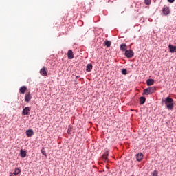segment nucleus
I'll return each mask as SVG.
<instances>
[{
	"label": "nucleus",
	"instance_id": "4be33fe9",
	"mask_svg": "<svg viewBox=\"0 0 176 176\" xmlns=\"http://www.w3.org/2000/svg\"><path fill=\"white\" fill-rule=\"evenodd\" d=\"M151 174L152 176H159V172L157 170H154Z\"/></svg>",
	"mask_w": 176,
	"mask_h": 176
},
{
	"label": "nucleus",
	"instance_id": "f8f14e48",
	"mask_svg": "<svg viewBox=\"0 0 176 176\" xmlns=\"http://www.w3.org/2000/svg\"><path fill=\"white\" fill-rule=\"evenodd\" d=\"M27 91V87L26 86H22L19 89V93L21 94H24Z\"/></svg>",
	"mask_w": 176,
	"mask_h": 176
},
{
	"label": "nucleus",
	"instance_id": "1a4fd4ad",
	"mask_svg": "<svg viewBox=\"0 0 176 176\" xmlns=\"http://www.w3.org/2000/svg\"><path fill=\"white\" fill-rule=\"evenodd\" d=\"M168 48H169V52L170 53H175V52L176 51V46H174V45H173L171 44H170L168 45Z\"/></svg>",
	"mask_w": 176,
	"mask_h": 176
},
{
	"label": "nucleus",
	"instance_id": "9b49d317",
	"mask_svg": "<svg viewBox=\"0 0 176 176\" xmlns=\"http://www.w3.org/2000/svg\"><path fill=\"white\" fill-rule=\"evenodd\" d=\"M146 85L147 86H152L153 85H155V80L152 78H149L146 80Z\"/></svg>",
	"mask_w": 176,
	"mask_h": 176
},
{
	"label": "nucleus",
	"instance_id": "39448f33",
	"mask_svg": "<svg viewBox=\"0 0 176 176\" xmlns=\"http://www.w3.org/2000/svg\"><path fill=\"white\" fill-rule=\"evenodd\" d=\"M40 74L43 76H47V69L45 67H43L41 70H40Z\"/></svg>",
	"mask_w": 176,
	"mask_h": 176
},
{
	"label": "nucleus",
	"instance_id": "f257e3e1",
	"mask_svg": "<svg viewBox=\"0 0 176 176\" xmlns=\"http://www.w3.org/2000/svg\"><path fill=\"white\" fill-rule=\"evenodd\" d=\"M162 104H164L169 111H173V109H174V100H173V98L166 97V98L162 99Z\"/></svg>",
	"mask_w": 176,
	"mask_h": 176
},
{
	"label": "nucleus",
	"instance_id": "dca6fc26",
	"mask_svg": "<svg viewBox=\"0 0 176 176\" xmlns=\"http://www.w3.org/2000/svg\"><path fill=\"white\" fill-rule=\"evenodd\" d=\"M20 155H21V157L24 158L27 156V152H25V151L21 149L20 151Z\"/></svg>",
	"mask_w": 176,
	"mask_h": 176
},
{
	"label": "nucleus",
	"instance_id": "7ed1b4c3",
	"mask_svg": "<svg viewBox=\"0 0 176 176\" xmlns=\"http://www.w3.org/2000/svg\"><path fill=\"white\" fill-rule=\"evenodd\" d=\"M124 56H126L127 58H131L134 57V52L133 51V50H126L125 51Z\"/></svg>",
	"mask_w": 176,
	"mask_h": 176
},
{
	"label": "nucleus",
	"instance_id": "f03ea898",
	"mask_svg": "<svg viewBox=\"0 0 176 176\" xmlns=\"http://www.w3.org/2000/svg\"><path fill=\"white\" fill-rule=\"evenodd\" d=\"M156 91V87H150L143 90L142 96H149Z\"/></svg>",
	"mask_w": 176,
	"mask_h": 176
},
{
	"label": "nucleus",
	"instance_id": "b1692460",
	"mask_svg": "<svg viewBox=\"0 0 176 176\" xmlns=\"http://www.w3.org/2000/svg\"><path fill=\"white\" fill-rule=\"evenodd\" d=\"M151 0H144L145 5H151Z\"/></svg>",
	"mask_w": 176,
	"mask_h": 176
},
{
	"label": "nucleus",
	"instance_id": "423d86ee",
	"mask_svg": "<svg viewBox=\"0 0 176 176\" xmlns=\"http://www.w3.org/2000/svg\"><path fill=\"white\" fill-rule=\"evenodd\" d=\"M31 98H32V97L31 96V92H28V94H25V102H30V101H31Z\"/></svg>",
	"mask_w": 176,
	"mask_h": 176
},
{
	"label": "nucleus",
	"instance_id": "ddd939ff",
	"mask_svg": "<svg viewBox=\"0 0 176 176\" xmlns=\"http://www.w3.org/2000/svg\"><path fill=\"white\" fill-rule=\"evenodd\" d=\"M120 49L122 52H126V50H127V45H126V44H121L120 46Z\"/></svg>",
	"mask_w": 176,
	"mask_h": 176
},
{
	"label": "nucleus",
	"instance_id": "412c9836",
	"mask_svg": "<svg viewBox=\"0 0 176 176\" xmlns=\"http://www.w3.org/2000/svg\"><path fill=\"white\" fill-rule=\"evenodd\" d=\"M41 152L42 155H43L45 157H47V155L46 154V151H45V148H43L41 150Z\"/></svg>",
	"mask_w": 176,
	"mask_h": 176
},
{
	"label": "nucleus",
	"instance_id": "f3484780",
	"mask_svg": "<svg viewBox=\"0 0 176 176\" xmlns=\"http://www.w3.org/2000/svg\"><path fill=\"white\" fill-rule=\"evenodd\" d=\"M91 69H93V65L88 64L87 65V69H86L87 72H90V71H91Z\"/></svg>",
	"mask_w": 176,
	"mask_h": 176
},
{
	"label": "nucleus",
	"instance_id": "4468645a",
	"mask_svg": "<svg viewBox=\"0 0 176 176\" xmlns=\"http://www.w3.org/2000/svg\"><path fill=\"white\" fill-rule=\"evenodd\" d=\"M26 135H28V137H32V135H34V131L32 129L28 130L26 131Z\"/></svg>",
	"mask_w": 176,
	"mask_h": 176
},
{
	"label": "nucleus",
	"instance_id": "2eb2a0df",
	"mask_svg": "<svg viewBox=\"0 0 176 176\" xmlns=\"http://www.w3.org/2000/svg\"><path fill=\"white\" fill-rule=\"evenodd\" d=\"M20 173H21V169H20V168H15V170L14 171V173H12V175H19V174H20Z\"/></svg>",
	"mask_w": 176,
	"mask_h": 176
},
{
	"label": "nucleus",
	"instance_id": "20e7f679",
	"mask_svg": "<svg viewBox=\"0 0 176 176\" xmlns=\"http://www.w3.org/2000/svg\"><path fill=\"white\" fill-rule=\"evenodd\" d=\"M30 113H31V107H25L22 111V115H23L24 116H25L27 115H30Z\"/></svg>",
	"mask_w": 176,
	"mask_h": 176
},
{
	"label": "nucleus",
	"instance_id": "aec40b11",
	"mask_svg": "<svg viewBox=\"0 0 176 176\" xmlns=\"http://www.w3.org/2000/svg\"><path fill=\"white\" fill-rule=\"evenodd\" d=\"M104 45L107 46V47H111V41L106 40L104 41Z\"/></svg>",
	"mask_w": 176,
	"mask_h": 176
},
{
	"label": "nucleus",
	"instance_id": "6e6552de",
	"mask_svg": "<svg viewBox=\"0 0 176 176\" xmlns=\"http://www.w3.org/2000/svg\"><path fill=\"white\" fill-rule=\"evenodd\" d=\"M162 12L165 16H167V14H170V8L168 7H164Z\"/></svg>",
	"mask_w": 176,
	"mask_h": 176
},
{
	"label": "nucleus",
	"instance_id": "a878e982",
	"mask_svg": "<svg viewBox=\"0 0 176 176\" xmlns=\"http://www.w3.org/2000/svg\"><path fill=\"white\" fill-rule=\"evenodd\" d=\"M175 0H168V2L173 3Z\"/></svg>",
	"mask_w": 176,
	"mask_h": 176
},
{
	"label": "nucleus",
	"instance_id": "5701e85b",
	"mask_svg": "<svg viewBox=\"0 0 176 176\" xmlns=\"http://www.w3.org/2000/svg\"><path fill=\"white\" fill-rule=\"evenodd\" d=\"M122 75H127V69H122Z\"/></svg>",
	"mask_w": 176,
	"mask_h": 176
},
{
	"label": "nucleus",
	"instance_id": "393cba45",
	"mask_svg": "<svg viewBox=\"0 0 176 176\" xmlns=\"http://www.w3.org/2000/svg\"><path fill=\"white\" fill-rule=\"evenodd\" d=\"M72 131V129H71V128H69L68 129H67V133H68V134H71V132Z\"/></svg>",
	"mask_w": 176,
	"mask_h": 176
},
{
	"label": "nucleus",
	"instance_id": "6ab92c4d",
	"mask_svg": "<svg viewBox=\"0 0 176 176\" xmlns=\"http://www.w3.org/2000/svg\"><path fill=\"white\" fill-rule=\"evenodd\" d=\"M102 159L104 160V162L108 160V151H107L104 155H102Z\"/></svg>",
	"mask_w": 176,
	"mask_h": 176
},
{
	"label": "nucleus",
	"instance_id": "0eeeda50",
	"mask_svg": "<svg viewBox=\"0 0 176 176\" xmlns=\"http://www.w3.org/2000/svg\"><path fill=\"white\" fill-rule=\"evenodd\" d=\"M142 159H144V155H142V153H139L136 155V160H138V162H141Z\"/></svg>",
	"mask_w": 176,
	"mask_h": 176
},
{
	"label": "nucleus",
	"instance_id": "a211bd4d",
	"mask_svg": "<svg viewBox=\"0 0 176 176\" xmlns=\"http://www.w3.org/2000/svg\"><path fill=\"white\" fill-rule=\"evenodd\" d=\"M145 101H146V98H145V97L142 96L140 98V102L142 105H143V104H145Z\"/></svg>",
	"mask_w": 176,
	"mask_h": 176
},
{
	"label": "nucleus",
	"instance_id": "9d476101",
	"mask_svg": "<svg viewBox=\"0 0 176 176\" xmlns=\"http://www.w3.org/2000/svg\"><path fill=\"white\" fill-rule=\"evenodd\" d=\"M67 57L69 60H72L74 58V52H72V50H69L67 52Z\"/></svg>",
	"mask_w": 176,
	"mask_h": 176
}]
</instances>
